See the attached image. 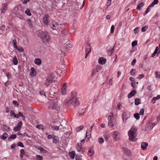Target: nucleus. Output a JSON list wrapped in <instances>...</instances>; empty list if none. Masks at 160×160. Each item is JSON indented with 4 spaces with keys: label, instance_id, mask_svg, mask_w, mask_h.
Here are the masks:
<instances>
[{
    "label": "nucleus",
    "instance_id": "1",
    "mask_svg": "<svg viewBox=\"0 0 160 160\" xmlns=\"http://www.w3.org/2000/svg\"><path fill=\"white\" fill-rule=\"evenodd\" d=\"M75 95L74 92H72L71 96L66 100L65 104L68 107L72 106L75 108L78 106L79 103V101Z\"/></svg>",
    "mask_w": 160,
    "mask_h": 160
},
{
    "label": "nucleus",
    "instance_id": "2",
    "mask_svg": "<svg viewBox=\"0 0 160 160\" xmlns=\"http://www.w3.org/2000/svg\"><path fill=\"white\" fill-rule=\"evenodd\" d=\"M137 128L134 126H132L128 132L129 139L130 141L135 142L137 140L136 139V133L137 130Z\"/></svg>",
    "mask_w": 160,
    "mask_h": 160
},
{
    "label": "nucleus",
    "instance_id": "3",
    "mask_svg": "<svg viewBox=\"0 0 160 160\" xmlns=\"http://www.w3.org/2000/svg\"><path fill=\"white\" fill-rule=\"evenodd\" d=\"M58 99V97H57L53 102L51 103L49 106V108L52 109H55L57 111L60 110V109L62 108V105H61L58 103L57 100Z\"/></svg>",
    "mask_w": 160,
    "mask_h": 160
},
{
    "label": "nucleus",
    "instance_id": "4",
    "mask_svg": "<svg viewBox=\"0 0 160 160\" xmlns=\"http://www.w3.org/2000/svg\"><path fill=\"white\" fill-rule=\"evenodd\" d=\"M39 36L43 42L47 43L50 40L49 35L47 32H40Z\"/></svg>",
    "mask_w": 160,
    "mask_h": 160
},
{
    "label": "nucleus",
    "instance_id": "5",
    "mask_svg": "<svg viewBox=\"0 0 160 160\" xmlns=\"http://www.w3.org/2000/svg\"><path fill=\"white\" fill-rule=\"evenodd\" d=\"M130 116V113L128 112H124L122 115L123 122H125Z\"/></svg>",
    "mask_w": 160,
    "mask_h": 160
},
{
    "label": "nucleus",
    "instance_id": "6",
    "mask_svg": "<svg viewBox=\"0 0 160 160\" xmlns=\"http://www.w3.org/2000/svg\"><path fill=\"white\" fill-rule=\"evenodd\" d=\"M56 88L55 87H51L50 90L49 92V97L50 98H52L54 96V94H55V92L56 91Z\"/></svg>",
    "mask_w": 160,
    "mask_h": 160
},
{
    "label": "nucleus",
    "instance_id": "7",
    "mask_svg": "<svg viewBox=\"0 0 160 160\" xmlns=\"http://www.w3.org/2000/svg\"><path fill=\"white\" fill-rule=\"evenodd\" d=\"M112 136L115 141L118 140L119 139V133L117 131H114L112 133Z\"/></svg>",
    "mask_w": 160,
    "mask_h": 160
},
{
    "label": "nucleus",
    "instance_id": "8",
    "mask_svg": "<svg viewBox=\"0 0 160 160\" xmlns=\"http://www.w3.org/2000/svg\"><path fill=\"white\" fill-rule=\"evenodd\" d=\"M52 78L51 76H48L47 77L46 80L44 82V84L46 87H48L52 83Z\"/></svg>",
    "mask_w": 160,
    "mask_h": 160
},
{
    "label": "nucleus",
    "instance_id": "9",
    "mask_svg": "<svg viewBox=\"0 0 160 160\" xmlns=\"http://www.w3.org/2000/svg\"><path fill=\"white\" fill-rule=\"evenodd\" d=\"M86 54L85 56V58H86L88 55L91 52V50L90 48V45L89 43H87L86 45Z\"/></svg>",
    "mask_w": 160,
    "mask_h": 160
},
{
    "label": "nucleus",
    "instance_id": "10",
    "mask_svg": "<svg viewBox=\"0 0 160 160\" xmlns=\"http://www.w3.org/2000/svg\"><path fill=\"white\" fill-rule=\"evenodd\" d=\"M50 17L47 14H45L43 17V22L44 24L47 25L49 22V18Z\"/></svg>",
    "mask_w": 160,
    "mask_h": 160
},
{
    "label": "nucleus",
    "instance_id": "11",
    "mask_svg": "<svg viewBox=\"0 0 160 160\" xmlns=\"http://www.w3.org/2000/svg\"><path fill=\"white\" fill-rule=\"evenodd\" d=\"M7 9V4L5 3L2 4V6L0 9L1 12L2 13H4Z\"/></svg>",
    "mask_w": 160,
    "mask_h": 160
},
{
    "label": "nucleus",
    "instance_id": "12",
    "mask_svg": "<svg viewBox=\"0 0 160 160\" xmlns=\"http://www.w3.org/2000/svg\"><path fill=\"white\" fill-rule=\"evenodd\" d=\"M22 125V122L21 121L19 122L17 124V126L15 127L13 129V130L15 131L19 130Z\"/></svg>",
    "mask_w": 160,
    "mask_h": 160
},
{
    "label": "nucleus",
    "instance_id": "13",
    "mask_svg": "<svg viewBox=\"0 0 160 160\" xmlns=\"http://www.w3.org/2000/svg\"><path fill=\"white\" fill-rule=\"evenodd\" d=\"M58 24L56 22H53L51 24V27L54 30H56L58 28Z\"/></svg>",
    "mask_w": 160,
    "mask_h": 160
},
{
    "label": "nucleus",
    "instance_id": "14",
    "mask_svg": "<svg viewBox=\"0 0 160 160\" xmlns=\"http://www.w3.org/2000/svg\"><path fill=\"white\" fill-rule=\"evenodd\" d=\"M106 62V59L102 57L99 58L98 59V63L100 64H104Z\"/></svg>",
    "mask_w": 160,
    "mask_h": 160
},
{
    "label": "nucleus",
    "instance_id": "15",
    "mask_svg": "<svg viewBox=\"0 0 160 160\" xmlns=\"http://www.w3.org/2000/svg\"><path fill=\"white\" fill-rule=\"evenodd\" d=\"M77 150L79 152H81L82 153L84 152V150L82 149V146L79 143L77 144Z\"/></svg>",
    "mask_w": 160,
    "mask_h": 160
},
{
    "label": "nucleus",
    "instance_id": "16",
    "mask_svg": "<svg viewBox=\"0 0 160 160\" xmlns=\"http://www.w3.org/2000/svg\"><path fill=\"white\" fill-rule=\"evenodd\" d=\"M148 144L147 143L145 142H143L142 143L141 145V148L142 150H145L148 146Z\"/></svg>",
    "mask_w": 160,
    "mask_h": 160
},
{
    "label": "nucleus",
    "instance_id": "17",
    "mask_svg": "<svg viewBox=\"0 0 160 160\" xmlns=\"http://www.w3.org/2000/svg\"><path fill=\"white\" fill-rule=\"evenodd\" d=\"M69 155L72 159H74L75 157V152L74 151H72L71 152H69Z\"/></svg>",
    "mask_w": 160,
    "mask_h": 160
},
{
    "label": "nucleus",
    "instance_id": "18",
    "mask_svg": "<svg viewBox=\"0 0 160 160\" xmlns=\"http://www.w3.org/2000/svg\"><path fill=\"white\" fill-rule=\"evenodd\" d=\"M160 98V95H158L156 97H153L152 100L151 102L153 104L155 102L156 100Z\"/></svg>",
    "mask_w": 160,
    "mask_h": 160
},
{
    "label": "nucleus",
    "instance_id": "19",
    "mask_svg": "<svg viewBox=\"0 0 160 160\" xmlns=\"http://www.w3.org/2000/svg\"><path fill=\"white\" fill-rule=\"evenodd\" d=\"M136 93V91L134 90H133L128 95V97L129 98H131Z\"/></svg>",
    "mask_w": 160,
    "mask_h": 160
},
{
    "label": "nucleus",
    "instance_id": "20",
    "mask_svg": "<svg viewBox=\"0 0 160 160\" xmlns=\"http://www.w3.org/2000/svg\"><path fill=\"white\" fill-rule=\"evenodd\" d=\"M34 62L38 65H40L41 63V60L39 58H36L35 59Z\"/></svg>",
    "mask_w": 160,
    "mask_h": 160
},
{
    "label": "nucleus",
    "instance_id": "21",
    "mask_svg": "<svg viewBox=\"0 0 160 160\" xmlns=\"http://www.w3.org/2000/svg\"><path fill=\"white\" fill-rule=\"evenodd\" d=\"M58 137L54 135L52 136L53 142V143H57L59 142L58 139Z\"/></svg>",
    "mask_w": 160,
    "mask_h": 160
},
{
    "label": "nucleus",
    "instance_id": "22",
    "mask_svg": "<svg viewBox=\"0 0 160 160\" xmlns=\"http://www.w3.org/2000/svg\"><path fill=\"white\" fill-rule=\"evenodd\" d=\"M1 128L4 131H8L9 130V128L7 126L4 124H2L1 126Z\"/></svg>",
    "mask_w": 160,
    "mask_h": 160
},
{
    "label": "nucleus",
    "instance_id": "23",
    "mask_svg": "<svg viewBox=\"0 0 160 160\" xmlns=\"http://www.w3.org/2000/svg\"><path fill=\"white\" fill-rule=\"evenodd\" d=\"M114 46L113 48H110L109 50H107V52L109 56L111 55L113 53Z\"/></svg>",
    "mask_w": 160,
    "mask_h": 160
},
{
    "label": "nucleus",
    "instance_id": "24",
    "mask_svg": "<svg viewBox=\"0 0 160 160\" xmlns=\"http://www.w3.org/2000/svg\"><path fill=\"white\" fill-rule=\"evenodd\" d=\"M36 74V71L33 68H31L30 75L31 76H34Z\"/></svg>",
    "mask_w": 160,
    "mask_h": 160
},
{
    "label": "nucleus",
    "instance_id": "25",
    "mask_svg": "<svg viewBox=\"0 0 160 160\" xmlns=\"http://www.w3.org/2000/svg\"><path fill=\"white\" fill-rule=\"evenodd\" d=\"M155 78L157 79H160V72L157 71L155 73Z\"/></svg>",
    "mask_w": 160,
    "mask_h": 160
},
{
    "label": "nucleus",
    "instance_id": "26",
    "mask_svg": "<svg viewBox=\"0 0 160 160\" xmlns=\"http://www.w3.org/2000/svg\"><path fill=\"white\" fill-rule=\"evenodd\" d=\"M158 0H154L152 2V3L150 5H149V7H153L156 4L158 3Z\"/></svg>",
    "mask_w": 160,
    "mask_h": 160
},
{
    "label": "nucleus",
    "instance_id": "27",
    "mask_svg": "<svg viewBox=\"0 0 160 160\" xmlns=\"http://www.w3.org/2000/svg\"><path fill=\"white\" fill-rule=\"evenodd\" d=\"M8 136V134L6 133H4L1 137L0 138L1 139L5 140Z\"/></svg>",
    "mask_w": 160,
    "mask_h": 160
},
{
    "label": "nucleus",
    "instance_id": "28",
    "mask_svg": "<svg viewBox=\"0 0 160 160\" xmlns=\"http://www.w3.org/2000/svg\"><path fill=\"white\" fill-rule=\"evenodd\" d=\"M66 88H62L61 93L62 95H64L66 93Z\"/></svg>",
    "mask_w": 160,
    "mask_h": 160
},
{
    "label": "nucleus",
    "instance_id": "29",
    "mask_svg": "<svg viewBox=\"0 0 160 160\" xmlns=\"http://www.w3.org/2000/svg\"><path fill=\"white\" fill-rule=\"evenodd\" d=\"M144 5V3L143 2H142L140 3L137 6V10H139L141 9V8Z\"/></svg>",
    "mask_w": 160,
    "mask_h": 160
},
{
    "label": "nucleus",
    "instance_id": "30",
    "mask_svg": "<svg viewBox=\"0 0 160 160\" xmlns=\"http://www.w3.org/2000/svg\"><path fill=\"white\" fill-rule=\"evenodd\" d=\"M13 63L15 65H17L18 63V61L17 60L16 56H15L13 59Z\"/></svg>",
    "mask_w": 160,
    "mask_h": 160
},
{
    "label": "nucleus",
    "instance_id": "31",
    "mask_svg": "<svg viewBox=\"0 0 160 160\" xmlns=\"http://www.w3.org/2000/svg\"><path fill=\"white\" fill-rule=\"evenodd\" d=\"M140 103V100L139 98H136L135 99V104L138 105Z\"/></svg>",
    "mask_w": 160,
    "mask_h": 160
},
{
    "label": "nucleus",
    "instance_id": "32",
    "mask_svg": "<svg viewBox=\"0 0 160 160\" xmlns=\"http://www.w3.org/2000/svg\"><path fill=\"white\" fill-rule=\"evenodd\" d=\"M25 154L24 150L23 149H21L20 150V157L22 158L23 157V156Z\"/></svg>",
    "mask_w": 160,
    "mask_h": 160
},
{
    "label": "nucleus",
    "instance_id": "33",
    "mask_svg": "<svg viewBox=\"0 0 160 160\" xmlns=\"http://www.w3.org/2000/svg\"><path fill=\"white\" fill-rule=\"evenodd\" d=\"M25 13L28 16H31V14L30 12V10L28 8L25 11Z\"/></svg>",
    "mask_w": 160,
    "mask_h": 160
},
{
    "label": "nucleus",
    "instance_id": "34",
    "mask_svg": "<svg viewBox=\"0 0 160 160\" xmlns=\"http://www.w3.org/2000/svg\"><path fill=\"white\" fill-rule=\"evenodd\" d=\"M94 153V151L92 150L91 149H89L88 151V155L91 157L92 156V154Z\"/></svg>",
    "mask_w": 160,
    "mask_h": 160
},
{
    "label": "nucleus",
    "instance_id": "35",
    "mask_svg": "<svg viewBox=\"0 0 160 160\" xmlns=\"http://www.w3.org/2000/svg\"><path fill=\"white\" fill-rule=\"evenodd\" d=\"M16 134H13L11 135L10 137L8 138V140L10 141L11 139H14L16 138Z\"/></svg>",
    "mask_w": 160,
    "mask_h": 160
},
{
    "label": "nucleus",
    "instance_id": "36",
    "mask_svg": "<svg viewBox=\"0 0 160 160\" xmlns=\"http://www.w3.org/2000/svg\"><path fill=\"white\" fill-rule=\"evenodd\" d=\"M51 128H52V129L53 130H56V131H58L59 129V128L58 126H54V125L52 126Z\"/></svg>",
    "mask_w": 160,
    "mask_h": 160
},
{
    "label": "nucleus",
    "instance_id": "37",
    "mask_svg": "<svg viewBox=\"0 0 160 160\" xmlns=\"http://www.w3.org/2000/svg\"><path fill=\"white\" fill-rule=\"evenodd\" d=\"M28 24L30 27H32V22L30 19H28L27 20Z\"/></svg>",
    "mask_w": 160,
    "mask_h": 160
},
{
    "label": "nucleus",
    "instance_id": "38",
    "mask_svg": "<svg viewBox=\"0 0 160 160\" xmlns=\"http://www.w3.org/2000/svg\"><path fill=\"white\" fill-rule=\"evenodd\" d=\"M134 117L137 120H138L140 118L139 114L137 113H135L134 114Z\"/></svg>",
    "mask_w": 160,
    "mask_h": 160
},
{
    "label": "nucleus",
    "instance_id": "39",
    "mask_svg": "<svg viewBox=\"0 0 160 160\" xmlns=\"http://www.w3.org/2000/svg\"><path fill=\"white\" fill-rule=\"evenodd\" d=\"M16 48L18 51H19L21 52H22L24 51V49L21 47L18 48V47H17V48Z\"/></svg>",
    "mask_w": 160,
    "mask_h": 160
},
{
    "label": "nucleus",
    "instance_id": "40",
    "mask_svg": "<svg viewBox=\"0 0 160 160\" xmlns=\"http://www.w3.org/2000/svg\"><path fill=\"white\" fill-rule=\"evenodd\" d=\"M85 111L84 110L81 109L78 112V115L79 116H80L82 115V114H84Z\"/></svg>",
    "mask_w": 160,
    "mask_h": 160
},
{
    "label": "nucleus",
    "instance_id": "41",
    "mask_svg": "<svg viewBox=\"0 0 160 160\" xmlns=\"http://www.w3.org/2000/svg\"><path fill=\"white\" fill-rule=\"evenodd\" d=\"M36 158L37 160H42L43 158L40 155H37Z\"/></svg>",
    "mask_w": 160,
    "mask_h": 160
},
{
    "label": "nucleus",
    "instance_id": "42",
    "mask_svg": "<svg viewBox=\"0 0 160 160\" xmlns=\"http://www.w3.org/2000/svg\"><path fill=\"white\" fill-rule=\"evenodd\" d=\"M138 42L137 41H134L132 43V47L136 46L137 45Z\"/></svg>",
    "mask_w": 160,
    "mask_h": 160
},
{
    "label": "nucleus",
    "instance_id": "43",
    "mask_svg": "<svg viewBox=\"0 0 160 160\" xmlns=\"http://www.w3.org/2000/svg\"><path fill=\"white\" fill-rule=\"evenodd\" d=\"M10 114H11V116H14V118H18V117H17L16 116V115L14 112L13 111V110H12L11 111V112H10Z\"/></svg>",
    "mask_w": 160,
    "mask_h": 160
},
{
    "label": "nucleus",
    "instance_id": "44",
    "mask_svg": "<svg viewBox=\"0 0 160 160\" xmlns=\"http://www.w3.org/2000/svg\"><path fill=\"white\" fill-rule=\"evenodd\" d=\"M111 0H107V3H106V6H107V8H108V7H109L111 4Z\"/></svg>",
    "mask_w": 160,
    "mask_h": 160
},
{
    "label": "nucleus",
    "instance_id": "45",
    "mask_svg": "<svg viewBox=\"0 0 160 160\" xmlns=\"http://www.w3.org/2000/svg\"><path fill=\"white\" fill-rule=\"evenodd\" d=\"M12 43L13 44V47L15 48H17V46L16 45V41L15 39L13 40L12 41Z\"/></svg>",
    "mask_w": 160,
    "mask_h": 160
},
{
    "label": "nucleus",
    "instance_id": "46",
    "mask_svg": "<svg viewBox=\"0 0 160 160\" xmlns=\"http://www.w3.org/2000/svg\"><path fill=\"white\" fill-rule=\"evenodd\" d=\"M72 45L70 43H68L66 45V48L69 49V48H72Z\"/></svg>",
    "mask_w": 160,
    "mask_h": 160
},
{
    "label": "nucleus",
    "instance_id": "47",
    "mask_svg": "<svg viewBox=\"0 0 160 160\" xmlns=\"http://www.w3.org/2000/svg\"><path fill=\"white\" fill-rule=\"evenodd\" d=\"M112 118H113V115H109L108 117V122L109 121H113V119H112Z\"/></svg>",
    "mask_w": 160,
    "mask_h": 160
},
{
    "label": "nucleus",
    "instance_id": "48",
    "mask_svg": "<svg viewBox=\"0 0 160 160\" xmlns=\"http://www.w3.org/2000/svg\"><path fill=\"white\" fill-rule=\"evenodd\" d=\"M66 32L65 30H64L61 31V33L62 36L64 37L66 35Z\"/></svg>",
    "mask_w": 160,
    "mask_h": 160
},
{
    "label": "nucleus",
    "instance_id": "49",
    "mask_svg": "<svg viewBox=\"0 0 160 160\" xmlns=\"http://www.w3.org/2000/svg\"><path fill=\"white\" fill-rule=\"evenodd\" d=\"M108 125L110 128L112 127L114 125L112 121L108 122Z\"/></svg>",
    "mask_w": 160,
    "mask_h": 160
},
{
    "label": "nucleus",
    "instance_id": "50",
    "mask_svg": "<svg viewBox=\"0 0 160 160\" xmlns=\"http://www.w3.org/2000/svg\"><path fill=\"white\" fill-rule=\"evenodd\" d=\"M83 128V126L82 125L81 126L76 128V130L77 132H79Z\"/></svg>",
    "mask_w": 160,
    "mask_h": 160
},
{
    "label": "nucleus",
    "instance_id": "51",
    "mask_svg": "<svg viewBox=\"0 0 160 160\" xmlns=\"http://www.w3.org/2000/svg\"><path fill=\"white\" fill-rule=\"evenodd\" d=\"M130 73L132 76H134L135 73V70L134 69H132L130 71Z\"/></svg>",
    "mask_w": 160,
    "mask_h": 160
},
{
    "label": "nucleus",
    "instance_id": "52",
    "mask_svg": "<svg viewBox=\"0 0 160 160\" xmlns=\"http://www.w3.org/2000/svg\"><path fill=\"white\" fill-rule=\"evenodd\" d=\"M91 133H89L88 131H87L86 133V137H87V138L88 139H89V138L91 136Z\"/></svg>",
    "mask_w": 160,
    "mask_h": 160
},
{
    "label": "nucleus",
    "instance_id": "53",
    "mask_svg": "<svg viewBox=\"0 0 160 160\" xmlns=\"http://www.w3.org/2000/svg\"><path fill=\"white\" fill-rule=\"evenodd\" d=\"M38 149L43 153H46V151L44 150L43 148L42 147H40Z\"/></svg>",
    "mask_w": 160,
    "mask_h": 160
},
{
    "label": "nucleus",
    "instance_id": "54",
    "mask_svg": "<svg viewBox=\"0 0 160 160\" xmlns=\"http://www.w3.org/2000/svg\"><path fill=\"white\" fill-rule=\"evenodd\" d=\"M18 146H20L22 148H23L24 147V146L23 145V143L21 142H18Z\"/></svg>",
    "mask_w": 160,
    "mask_h": 160
},
{
    "label": "nucleus",
    "instance_id": "55",
    "mask_svg": "<svg viewBox=\"0 0 160 160\" xmlns=\"http://www.w3.org/2000/svg\"><path fill=\"white\" fill-rule=\"evenodd\" d=\"M148 27L147 26H144L142 27V32H144L147 29Z\"/></svg>",
    "mask_w": 160,
    "mask_h": 160
},
{
    "label": "nucleus",
    "instance_id": "56",
    "mask_svg": "<svg viewBox=\"0 0 160 160\" xmlns=\"http://www.w3.org/2000/svg\"><path fill=\"white\" fill-rule=\"evenodd\" d=\"M144 112V110L142 108V109H141V110H140V111L139 114L140 115H142L143 114Z\"/></svg>",
    "mask_w": 160,
    "mask_h": 160
},
{
    "label": "nucleus",
    "instance_id": "57",
    "mask_svg": "<svg viewBox=\"0 0 160 160\" xmlns=\"http://www.w3.org/2000/svg\"><path fill=\"white\" fill-rule=\"evenodd\" d=\"M97 72V71L95 70V69H93L92 70V72L91 73V76H93Z\"/></svg>",
    "mask_w": 160,
    "mask_h": 160
},
{
    "label": "nucleus",
    "instance_id": "58",
    "mask_svg": "<svg viewBox=\"0 0 160 160\" xmlns=\"http://www.w3.org/2000/svg\"><path fill=\"white\" fill-rule=\"evenodd\" d=\"M144 74H141L139 75L138 78L139 79H140L142 78H143L144 77Z\"/></svg>",
    "mask_w": 160,
    "mask_h": 160
},
{
    "label": "nucleus",
    "instance_id": "59",
    "mask_svg": "<svg viewBox=\"0 0 160 160\" xmlns=\"http://www.w3.org/2000/svg\"><path fill=\"white\" fill-rule=\"evenodd\" d=\"M98 142L100 144L104 142V140L102 138H100L98 139Z\"/></svg>",
    "mask_w": 160,
    "mask_h": 160
},
{
    "label": "nucleus",
    "instance_id": "60",
    "mask_svg": "<svg viewBox=\"0 0 160 160\" xmlns=\"http://www.w3.org/2000/svg\"><path fill=\"white\" fill-rule=\"evenodd\" d=\"M6 76L8 78H11L12 77L11 75L8 72L6 74Z\"/></svg>",
    "mask_w": 160,
    "mask_h": 160
},
{
    "label": "nucleus",
    "instance_id": "61",
    "mask_svg": "<svg viewBox=\"0 0 160 160\" xmlns=\"http://www.w3.org/2000/svg\"><path fill=\"white\" fill-rule=\"evenodd\" d=\"M114 26L113 25H112L111 26V33H113L114 32Z\"/></svg>",
    "mask_w": 160,
    "mask_h": 160
},
{
    "label": "nucleus",
    "instance_id": "62",
    "mask_svg": "<svg viewBox=\"0 0 160 160\" xmlns=\"http://www.w3.org/2000/svg\"><path fill=\"white\" fill-rule=\"evenodd\" d=\"M150 8V7H149V6L148 7V8H147V9H146V11H145V14H146L148 13L149 11H150V8Z\"/></svg>",
    "mask_w": 160,
    "mask_h": 160
},
{
    "label": "nucleus",
    "instance_id": "63",
    "mask_svg": "<svg viewBox=\"0 0 160 160\" xmlns=\"http://www.w3.org/2000/svg\"><path fill=\"white\" fill-rule=\"evenodd\" d=\"M113 83V81H112V78H111L110 79L109 82V85H112Z\"/></svg>",
    "mask_w": 160,
    "mask_h": 160
},
{
    "label": "nucleus",
    "instance_id": "64",
    "mask_svg": "<svg viewBox=\"0 0 160 160\" xmlns=\"http://www.w3.org/2000/svg\"><path fill=\"white\" fill-rule=\"evenodd\" d=\"M136 60L135 59H134L132 62L131 64L132 66H134L136 62Z\"/></svg>",
    "mask_w": 160,
    "mask_h": 160
}]
</instances>
